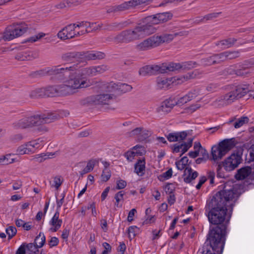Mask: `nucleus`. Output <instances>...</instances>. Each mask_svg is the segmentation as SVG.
<instances>
[{
  "label": "nucleus",
  "instance_id": "obj_52",
  "mask_svg": "<svg viewBox=\"0 0 254 254\" xmlns=\"http://www.w3.org/2000/svg\"><path fill=\"white\" fill-rule=\"evenodd\" d=\"M173 174V171L171 168L169 169L166 172L163 173L162 175L159 176V179L161 180L163 179V180H167L170 179Z\"/></svg>",
  "mask_w": 254,
  "mask_h": 254
},
{
  "label": "nucleus",
  "instance_id": "obj_43",
  "mask_svg": "<svg viewBox=\"0 0 254 254\" xmlns=\"http://www.w3.org/2000/svg\"><path fill=\"white\" fill-rule=\"evenodd\" d=\"M201 74V72L198 70H194L191 72H188L185 75L183 76V78L185 80H187L190 79H193L198 77Z\"/></svg>",
  "mask_w": 254,
  "mask_h": 254
},
{
  "label": "nucleus",
  "instance_id": "obj_13",
  "mask_svg": "<svg viewBox=\"0 0 254 254\" xmlns=\"http://www.w3.org/2000/svg\"><path fill=\"white\" fill-rule=\"evenodd\" d=\"M108 69L107 66L105 65L82 68L80 69V73H78V74H79L82 79H85L87 76H93L96 75V73H102Z\"/></svg>",
  "mask_w": 254,
  "mask_h": 254
},
{
  "label": "nucleus",
  "instance_id": "obj_51",
  "mask_svg": "<svg viewBox=\"0 0 254 254\" xmlns=\"http://www.w3.org/2000/svg\"><path fill=\"white\" fill-rule=\"evenodd\" d=\"M17 232V230L15 227L9 226L6 229V233L8 236L9 239L12 238Z\"/></svg>",
  "mask_w": 254,
  "mask_h": 254
},
{
  "label": "nucleus",
  "instance_id": "obj_31",
  "mask_svg": "<svg viewBox=\"0 0 254 254\" xmlns=\"http://www.w3.org/2000/svg\"><path fill=\"white\" fill-rule=\"evenodd\" d=\"M173 81L172 79H169L165 77H157V87L159 89H166L168 88L170 85L171 83H173Z\"/></svg>",
  "mask_w": 254,
  "mask_h": 254
},
{
  "label": "nucleus",
  "instance_id": "obj_22",
  "mask_svg": "<svg viewBox=\"0 0 254 254\" xmlns=\"http://www.w3.org/2000/svg\"><path fill=\"white\" fill-rule=\"evenodd\" d=\"M83 61L101 60L105 58V54L101 52H83Z\"/></svg>",
  "mask_w": 254,
  "mask_h": 254
},
{
  "label": "nucleus",
  "instance_id": "obj_45",
  "mask_svg": "<svg viewBox=\"0 0 254 254\" xmlns=\"http://www.w3.org/2000/svg\"><path fill=\"white\" fill-rule=\"evenodd\" d=\"M215 64H220L226 61L224 53L213 54Z\"/></svg>",
  "mask_w": 254,
  "mask_h": 254
},
{
  "label": "nucleus",
  "instance_id": "obj_47",
  "mask_svg": "<svg viewBox=\"0 0 254 254\" xmlns=\"http://www.w3.org/2000/svg\"><path fill=\"white\" fill-rule=\"evenodd\" d=\"M111 176V174L110 170L107 166H106L101 175L102 180L104 182H107L110 179Z\"/></svg>",
  "mask_w": 254,
  "mask_h": 254
},
{
  "label": "nucleus",
  "instance_id": "obj_11",
  "mask_svg": "<svg viewBox=\"0 0 254 254\" xmlns=\"http://www.w3.org/2000/svg\"><path fill=\"white\" fill-rule=\"evenodd\" d=\"M242 160V153L239 151L235 152L223 162V166L226 171L230 172L235 169Z\"/></svg>",
  "mask_w": 254,
  "mask_h": 254
},
{
  "label": "nucleus",
  "instance_id": "obj_16",
  "mask_svg": "<svg viewBox=\"0 0 254 254\" xmlns=\"http://www.w3.org/2000/svg\"><path fill=\"white\" fill-rule=\"evenodd\" d=\"M156 42L155 35H153L137 44L136 46V48L140 51H147L158 47Z\"/></svg>",
  "mask_w": 254,
  "mask_h": 254
},
{
  "label": "nucleus",
  "instance_id": "obj_44",
  "mask_svg": "<svg viewBox=\"0 0 254 254\" xmlns=\"http://www.w3.org/2000/svg\"><path fill=\"white\" fill-rule=\"evenodd\" d=\"M212 55L209 57L202 59L201 60V63L205 66H211L215 64Z\"/></svg>",
  "mask_w": 254,
  "mask_h": 254
},
{
  "label": "nucleus",
  "instance_id": "obj_20",
  "mask_svg": "<svg viewBox=\"0 0 254 254\" xmlns=\"http://www.w3.org/2000/svg\"><path fill=\"white\" fill-rule=\"evenodd\" d=\"M176 104L175 98H169L162 102L161 105L157 108V111L158 113L167 114L172 110Z\"/></svg>",
  "mask_w": 254,
  "mask_h": 254
},
{
  "label": "nucleus",
  "instance_id": "obj_33",
  "mask_svg": "<svg viewBox=\"0 0 254 254\" xmlns=\"http://www.w3.org/2000/svg\"><path fill=\"white\" fill-rule=\"evenodd\" d=\"M145 162L144 160H139L134 166V171L139 176H142L145 173Z\"/></svg>",
  "mask_w": 254,
  "mask_h": 254
},
{
  "label": "nucleus",
  "instance_id": "obj_27",
  "mask_svg": "<svg viewBox=\"0 0 254 254\" xmlns=\"http://www.w3.org/2000/svg\"><path fill=\"white\" fill-rule=\"evenodd\" d=\"M187 136L186 131H182L179 132L170 133L167 136V139L170 142H174L181 141L185 139Z\"/></svg>",
  "mask_w": 254,
  "mask_h": 254
},
{
  "label": "nucleus",
  "instance_id": "obj_9",
  "mask_svg": "<svg viewBox=\"0 0 254 254\" xmlns=\"http://www.w3.org/2000/svg\"><path fill=\"white\" fill-rule=\"evenodd\" d=\"M27 26L25 23L17 24L16 26L8 27L3 35L4 41H10L19 37L25 33L27 30Z\"/></svg>",
  "mask_w": 254,
  "mask_h": 254
},
{
  "label": "nucleus",
  "instance_id": "obj_58",
  "mask_svg": "<svg viewBox=\"0 0 254 254\" xmlns=\"http://www.w3.org/2000/svg\"><path fill=\"white\" fill-rule=\"evenodd\" d=\"M75 24V28L76 27H85V29H88L89 27H91V24L90 22H87V21H81L80 22H78L77 24ZM92 25H93V23L92 24Z\"/></svg>",
  "mask_w": 254,
  "mask_h": 254
},
{
  "label": "nucleus",
  "instance_id": "obj_29",
  "mask_svg": "<svg viewBox=\"0 0 254 254\" xmlns=\"http://www.w3.org/2000/svg\"><path fill=\"white\" fill-rule=\"evenodd\" d=\"M158 46L164 43H168L171 41L175 37L173 34H163L161 35H154Z\"/></svg>",
  "mask_w": 254,
  "mask_h": 254
},
{
  "label": "nucleus",
  "instance_id": "obj_42",
  "mask_svg": "<svg viewBox=\"0 0 254 254\" xmlns=\"http://www.w3.org/2000/svg\"><path fill=\"white\" fill-rule=\"evenodd\" d=\"M226 61L227 60H232L240 56V53L238 51L224 52Z\"/></svg>",
  "mask_w": 254,
  "mask_h": 254
},
{
  "label": "nucleus",
  "instance_id": "obj_48",
  "mask_svg": "<svg viewBox=\"0 0 254 254\" xmlns=\"http://www.w3.org/2000/svg\"><path fill=\"white\" fill-rule=\"evenodd\" d=\"M11 155L10 154H6L1 157L2 165H8L11 164L15 161V159L11 158Z\"/></svg>",
  "mask_w": 254,
  "mask_h": 254
},
{
  "label": "nucleus",
  "instance_id": "obj_60",
  "mask_svg": "<svg viewBox=\"0 0 254 254\" xmlns=\"http://www.w3.org/2000/svg\"><path fill=\"white\" fill-rule=\"evenodd\" d=\"M45 35V34L43 33H40L38 35H35L34 36L31 37L27 40L28 42H34L37 41L39 39H40L42 37H43Z\"/></svg>",
  "mask_w": 254,
  "mask_h": 254
},
{
  "label": "nucleus",
  "instance_id": "obj_5",
  "mask_svg": "<svg viewBox=\"0 0 254 254\" xmlns=\"http://www.w3.org/2000/svg\"><path fill=\"white\" fill-rule=\"evenodd\" d=\"M80 69L78 68V64L66 67H61L60 65H58L48 70V73L50 75H55L56 77L61 81L65 80L67 76L70 78L71 75L80 73Z\"/></svg>",
  "mask_w": 254,
  "mask_h": 254
},
{
  "label": "nucleus",
  "instance_id": "obj_59",
  "mask_svg": "<svg viewBox=\"0 0 254 254\" xmlns=\"http://www.w3.org/2000/svg\"><path fill=\"white\" fill-rule=\"evenodd\" d=\"M61 185L62 181L60 178L56 177L54 179L53 183L52 184V187H55L57 190H58Z\"/></svg>",
  "mask_w": 254,
  "mask_h": 254
},
{
  "label": "nucleus",
  "instance_id": "obj_10",
  "mask_svg": "<svg viewBox=\"0 0 254 254\" xmlns=\"http://www.w3.org/2000/svg\"><path fill=\"white\" fill-rule=\"evenodd\" d=\"M30 96L32 98L58 96L57 85L37 89L30 93Z\"/></svg>",
  "mask_w": 254,
  "mask_h": 254
},
{
  "label": "nucleus",
  "instance_id": "obj_36",
  "mask_svg": "<svg viewBox=\"0 0 254 254\" xmlns=\"http://www.w3.org/2000/svg\"><path fill=\"white\" fill-rule=\"evenodd\" d=\"M28 142L19 146L16 149V153L18 155L30 154H32Z\"/></svg>",
  "mask_w": 254,
  "mask_h": 254
},
{
  "label": "nucleus",
  "instance_id": "obj_63",
  "mask_svg": "<svg viewBox=\"0 0 254 254\" xmlns=\"http://www.w3.org/2000/svg\"><path fill=\"white\" fill-rule=\"evenodd\" d=\"M189 102L188 98L187 97L186 95L180 98L177 101H176V105H182L187 102Z\"/></svg>",
  "mask_w": 254,
  "mask_h": 254
},
{
  "label": "nucleus",
  "instance_id": "obj_32",
  "mask_svg": "<svg viewBox=\"0 0 254 254\" xmlns=\"http://www.w3.org/2000/svg\"><path fill=\"white\" fill-rule=\"evenodd\" d=\"M43 142L44 141L42 138H38L28 142L29 146H30V148L32 153H34L37 149L43 147L44 145Z\"/></svg>",
  "mask_w": 254,
  "mask_h": 254
},
{
  "label": "nucleus",
  "instance_id": "obj_64",
  "mask_svg": "<svg viewBox=\"0 0 254 254\" xmlns=\"http://www.w3.org/2000/svg\"><path fill=\"white\" fill-rule=\"evenodd\" d=\"M198 95V92L196 90H193L190 92L186 95L187 97L188 98L189 101L195 98Z\"/></svg>",
  "mask_w": 254,
  "mask_h": 254
},
{
  "label": "nucleus",
  "instance_id": "obj_46",
  "mask_svg": "<svg viewBox=\"0 0 254 254\" xmlns=\"http://www.w3.org/2000/svg\"><path fill=\"white\" fill-rule=\"evenodd\" d=\"M131 149L134 151V153L136 156H142L146 152L145 148L143 146L140 145H136L133 146Z\"/></svg>",
  "mask_w": 254,
  "mask_h": 254
},
{
  "label": "nucleus",
  "instance_id": "obj_3",
  "mask_svg": "<svg viewBox=\"0 0 254 254\" xmlns=\"http://www.w3.org/2000/svg\"><path fill=\"white\" fill-rule=\"evenodd\" d=\"M89 86L87 80L82 79L78 73L71 75L70 78L64 81V84L57 85L58 96L72 95L76 93L78 89L86 88Z\"/></svg>",
  "mask_w": 254,
  "mask_h": 254
},
{
  "label": "nucleus",
  "instance_id": "obj_62",
  "mask_svg": "<svg viewBox=\"0 0 254 254\" xmlns=\"http://www.w3.org/2000/svg\"><path fill=\"white\" fill-rule=\"evenodd\" d=\"M199 253L198 254H221L222 253H216L214 252V253L212 254L210 252V250L208 249L207 246H203L202 249L199 250Z\"/></svg>",
  "mask_w": 254,
  "mask_h": 254
},
{
  "label": "nucleus",
  "instance_id": "obj_30",
  "mask_svg": "<svg viewBox=\"0 0 254 254\" xmlns=\"http://www.w3.org/2000/svg\"><path fill=\"white\" fill-rule=\"evenodd\" d=\"M184 175L186 176L184 179V181L186 183H189L198 176V173L196 171L193 172L191 168H186Z\"/></svg>",
  "mask_w": 254,
  "mask_h": 254
},
{
  "label": "nucleus",
  "instance_id": "obj_6",
  "mask_svg": "<svg viewBox=\"0 0 254 254\" xmlns=\"http://www.w3.org/2000/svg\"><path fill=\"white\" fill-rule=\"evenodd\" d=\"M236 145L234 138L224 139L218 145H214L211 148V155L214 161L221 159Z\"/></svg>",
  "mask_w": 254,
  "mask_h": 254
},
{
  "label": "nucleus",
  "instance_id": "obj_55",
  "mask_svg": "<svg viewBox=\"0 0 254 254\" xmlns=\"http://www.w3.org/2000/svg\"><path fill=\"white\" fill-rule=\"evenodd\" d=\"M175 187L173 184H168L164 188V190L167 194H173L175 191Z\"/></svg>",
  "mask_w": 254,
  "mask_h": 254
},
{
  "label": "nucleus",
  "instance_id": "obj_40",
  "mask_svg": "<svg viewBox=\"0 0 254 254\" xmlns=\"http://www.w3.org/2000/svg\"><path fill=\"white\" fill-rule=\"evenodd\" d=\"M152 0H130L127 1L129 8L144 3H148Z\"/></svg>",
  "mask_w": 254,
  "mask_h": 254
},
{
  "label": "nucleus",
  "instance_id": "obj_8",
  "mask_svg": "<svg viewBox=\"0 0 254 254\" xmlns=\"http://www.w3.org/2000/svg\"><path fill=\"white\" fill-rule=\"evenodd\" d=\"M173 17V14L170 12L157 13L153 15L146 17L143 19V23L145 26H150L156 31L153 25L157 24L160 22H165L170 20Z\"/></svg>",
  "mask_w": 254,
  "mask_h": 254
},
{
  "label": "nucleus",
  "instance_id": "obj_26",
  "mask_svg": "<svg viewBox=\"0 0 254 254\" xmlns=\"http://www.w3.org/2000/svg\"><path fill=\"white\" fill-rule=\"evenodd\" d=\"M252 173V168L250 167H243L237 171L235 178L238 180H242L248 177Z\"/></svg>",
  "mask_w": 254,
  "mask_h": 254
},
{
  "label": "nucleus",
  "instance_id": "obj_50",
  "mask_svg": "<svg viewBox=\"0 0 254 254\" xmlns=\"http://www.w3.org/2000/svg\"><path fill=\"white\" fill-rule=\"evenodd\" d=\"M132 87L130 85H128L125 83H120L118 84V90H120L124 93L130 91Z\"/></svg>",
  "mask_w": 254,
  "mask_h": 254
},
{
  "label": "nucleus",
  "instance_id": "obj_34",
  "mask_svg": "<svg viewBox=\"0 0 254 254\" xmlns=\"http://www.w3.org/2000/svg\"><path fill=\"white\" fill-rule=\"evenodd\" d=\"M100 87L102 88V90L106 93H111L118 90V84L113 82L103 84Z\"/></svg>",
  "mask_w": 254,
  "mask_h": 254
},
{
  "label": "nucleus",
  "instance_id": "obj_2",
  "mask_svg": "<svg viewBox=\"0 0 254 254\" xmlns=\"http://www.w3.org/2000/svg\"><path fill=\"white\" fill-rule=\"evenodd\" d=\"M154 33V29L150 26H145L140 23L133 29H128L120 32L114 38L117 43H128L137 40L145 35H150Z\"/></svg>",
  "mask_w": 254,
  "mask_h": 254
},
{
  "label": "nucleus",
  "instance_id": "obj_41",
  "mask_svg": "<svg viewBox=\"0 0 254 254\" xmlns=\"http://www.w3.org/2000/svg\"><path fill=\"white\" fill-rule=\"evenodd\" d=\"M28 254H38V247L33 243H29L26 245Z\"/></svg>",
  "mask_w": 254,
  "mask_h": 254
},
{
  "label": "nucleus",
  "instance_id": "obj_24",
  "mask_svg": "<svg viewBox=\"0 0 254 254\" xmlns=\"http://www.w3.org/2000/svg\"><path fill=\"white\" fill-rule=\"evenodd\" d=\"M107 13H117L129 9L127 1L124 2L119 5L107 6L106 7Z\"/></svg>",
  "mask_w": 254,
  "mask_h": 254
},
{
  "label": "nucleus",
  "instance_id": "obj_57",
  "mask_svg": "<svg viewBox=\"0 0 254 254\" xmlns=\"http://www.w3.org/2000/svg\"><path fill=\"white\" fill-rule=\"evenodd\" d=\"M192 139L190 140L188 143H184L181 144L182 154L186 152L192 145Z\"/></svg>",
  "mask_w": 254,
  "mask_h": 254
},
{
  "label": "nucleus",
  "instance_id": "obj_49",
  "mask_svg": "<svg viewBox=\"0 0 254 254\" xmlns=\"http://www.w3.org/2000/svg\"><path fill=\"white\" fill-rule=\"evenodd\" d=\"M124 195L125 192L124 191H120L115 194V199H116V206L117 207L119 206V202L124 200Z\"/></svg>",
  "mask_w": 254,
  "mask_h": 254
},
{
  "label": "nucleus",
  "instance_id": "obj_56",
  "mask_svg": "<svg viewBox=\"0 0 254 254\" xmlns=\"http://www.w3.org/2000/svg\"><path fill=\"white\" fill-rule=\"evenodd\" d=\"M221 13V12L211 13L208 14L204 16L203 17V19H204L206 20H211L217 17L218 16V15L219 14H220Z\"/></svg>",
  "mask_w": 254,
  "mask_h": 254
},
{
  "label": "nucleus",
  "instance_id": "obj_38",
  "mask_svg": "<svg viewBox=\"0 0 254 254\" xmlns=\"http://www.w3.org/2000/svg\"><path fill=\"white\" fill-rule=\"evenodd\" d=\"M46 238L44 234L41 232L36 237L34 244L39 248L42 247L45 243Z\"/></svg>",
  "mask_w": 254,
  "mask_h": 254
},
{
  "label": "nucleus",
  "instance_id": "obj_12",
  "mask_svg": "<svg viewBox=\"0 0 254 254\" xmlns=\"http://www.w3.org/2000/svg\"><path fill=\"white\" fill-rule=\"evenodd\" d=\"M167 65L162 64L161 66L152 64L147 65L141 67L139 71V74L142 76L152 75L159 73H164L168 71Z\"/></svg>",
  "mask_w": 254,
  "mask_h": 254
},
{
  "label": "nucleus",
  "instance_id": "obj_17",
  "mask_svg": "<svg viewBox=\"0 0 254 254\" xmlns=\"http://www.w3.org/2000/svg\"><path fill=\"white\" fill-rule=\"evenodd\" d=\"M197 64L195 62L190 61L180 64L172 63L167 65V68L169 71H173L178 69L189 70L194 67Z\"/></svg>",
  "mask_w": 254,
  "mask_h": 254
},
{
  "label": "nucleus",
  "instance_id": "obj_54",
  "mask_svg": "<svg viewBox=\"0 0 254 254\" xmlns=\"http://www.w3.org/2000/svg\"><path fill=\"white\" fill-rule=\"evenodd\" d=\"M91 133V131L90 129L86 128L82 130L79 129L77 136L78 137H85L89 136Z\"/></svg>",
  "mask_w": 254,
  "mask_h": 254
},
{
  "label": "nucleus",
  "instance_id": "obj_14",
  "mask_svg": "<svg viewBox=\"0 0 254 254\" xmlns=\"http://www.w3.org/2000/svg\"><path fill=\"white\" fill-rule=\"evenodd\" d=\"M83 51H70L64 53L61 56L62 61L66 62H78L79 63L83 61Z\"/></svg>",
  "mask_w": 254,
  "mask_h": 254
},
{
  "label": "nucleus",
  "instance_id": "obj_21",
  "mask_svg": "<svg viewBox=\"0 0 254 254\" xmlns=\"http://www.w3.org/2000/svg\"><path fill=\"white\" fill-rule=\"evenodd\" d=\"M128 25L127 21L121 22H113L110 24L98 25L99 27L103 26V29L109 31L121 30Z\"/></svg>",
  "mask_w": 254,
  "mask_h": 254
},
{
  "label": "nucleus",
  "instance_id": "obj_61",
  "mask_svg": "<svg viewBox=\"0 0 254 254\" xmlns=\"http://www.w3.org/2000/svg\"><path fill=\"white\" fill-rule=\"evenodd\" d=\"M96 163V161L95 160H90L88 162L87 165L85 168L90 172L93 170Z\"/></svg>",
  "mask_w": 254,
  "mask_h": 254
},
{
  "label": "nucleus",
  "instance_id": "obj_18",
  "mask_svg": "<svg viewBox=\"0 0 254 254\" xmlns=\"http://www.w3.org/2000/svg\"><path fill=\"white\" fill-rule=\"evenodd\" d=\"M75 28V24H69L59 32L58 36L59 38L63 40L75 38V35L74 32Z\"/></svg>",
  "mask_w": 254,
  "mask_h": 254
},
{
  "label": "nucleus",
  "instance_id": "obj_19",
  "mask_svg": "<svg viewBox=\"0 0 254 254\" xmlns=\"http://www.w3.org/2000/svg\"><path fill=\"white\" fill-rule=\"evenodd\" d=\"M254 66V59L246 60L239 65V68L236 69V75L246 76L250 73L249 68Z\"/></svg>",
  "mask_w": 254,
  "mask_h": 254
},
{
  "label": "nucleus",
  "instance_id": "obj_7",
  "mask_svg": "<svg viewBox=\"0 0 254 254\" xmlns=\"http://www.w3.org/2000/svg\"><path fill=\"white\" fill-rule=\"evenodd\" d=\"M250 91L249 85H239L234 90L231 91L221 97V100L225 101L230 104L235 100L238 99L244 96Z\"/></svg>",
  "mask_w": 254,
  "mask_h": 254
},
{
  "label": "nucleus",
  "instance_id": "obj_39",
  "mask_svg": "<svg viewBox=\"0 0 254 254\" xmlns=\"http://www.w3.org/2000/svg\"><path fill=\"white\" fill-rule=\"evenodd\" d=\"M189 161V159L187 156L183 157L180 161L176 162V165L177 169L179 170H183L187 167Z\"/></svg>",
  "mask_w": 254,
  "mask_h": 254
},
{
  "label": "nucleus",
  "instance_id": "obj_23",
  "mask_svg": "<svg viewBox=\"0 0 254 254\" xmlns=\"http://www.w3.org/2000/svg\"><path fill=\"white\" fill-rule=\"evenodd\" d=\"M59 212L56 211L49 222V224L52 226L50 231L52 232H57L62 226L63 221L59 219Z\"/></svg>",
  "mask_w": 254,
  "mask_h": 254
},
{
  "label": "nucleus",
  "instance_id": "obj_1",
  "mask_svg": "<svg viewBox=\"0 0 254 254\" xmlns=\"http://www.w3.org/2000/svg\"><path fill=\"white\" fill-rule=\"evenodd\" d=\"M236 194L231 189L224 190L217 192L207 202L206 210H208L207 217L210 224L217 225L210 230L208 240L213 251L222 253L224 248L226 226L224 223L229 221L236 199Z\"/></svg>",
  "mask_w": 254,
  "mask_h": 254
},
{
  "label": "nucleus",
  "instance_id": "obj_4",
  "mask_svg": "<svg viewBox=\"0 0 254 254\" xmlns=\"http://www.w3.org/2000/svg\"><path fill=\"white\" fill-rule=\"evenodd\" d=\"M60 116L56 113L36 115L20 119L15 126L19 127H36L49 124L57 120Z\"/></svg>",
  "mask_w": 254,
  "mask_h": 254
},
{
  "label": "nucleus",
  "instance_id": "obj_37",
  "mask_svg": "<svg viewBox=\"0 0 254 254\" xmlns=\"http://www.w3.org/2000/svg\"><path fill=\"white\" fill-rule=\"evenodd\" d=\"M236 41V39L234 38H230L218 41L215 43V45L216 46H217L221 45V46H223L224 48H229L232 46Z\"/></svg>",
  "mask_w": 254,
  "mask_h": 254
},
{
  "label": "nucleus",
  "instance_id": "obj_35",
  "mask_svg": "<svg viewBox=\"0 0 254 254\" xmlns=\"http://www.w3.org/2000/svg\"><path fill=\"white\" fill-rule=\"evenodd\" d=\"M77 1L76 0H64L55 5L58 9H63L64 8L70 7L77 4Z\"/></svg>",
  "mask_w": 254,
  "mask_h": 254
},
{
  "label": "nucleus",
  "instance_id": "obj_53",
  "mask_svg": "<svg viewBox=\"0 0 254 254\" xmlns=\"http://www.w3.org/2000/svg\"><path fill=\"white\" fill-rule=\"evenodd\" d=\"M136 156L133 150H128L125 154V156L129 162H131Z\"/></svg>",
  "mask_w": 254,
  "mask_h": 254
},
{
  "label": "nucleus",
  "instance_id": "obj_25",
  "mask_svg": "<svg viewBox=\"0 0 254 254\" xmlns=\"http://www.w3.org/2000/svg\"><path fill=\"white\" fill-rule=\"evenodd\" d=\"M132 133L136 135L139 141H143L150 135L151 132L146 128H135L132 130Z\"/></svg>",
  "mask_w": 254,
  "mask_h": 254
},
{
  "label": "nucleus",
  "instance_id": "obj_28",
  "mask_svg": "<svg viewBox=\"0 0 254 254\" xmlns=\"http://www.w3.org/2000/svg\"><path fill=\"white\" fill-rule=\"evenodd\" d=\"M244 125H248L252 126V127H254V121L250 120L248 117L243 116L233 123L234 127H241Z\"/></svg>",
  "mask_w": 254,
  "mask_h": 254
},
{
  "label": "nucleus",
  "instance_id": "obj_15",
  "mask_svg": "<svg viewBox=\"0 0 254 254\" xmlns=\"http://www.w3.org/2000/svg\"><path fill=\"white\" fill-rule=\"evenodd\" d=\"M113 94L103 93L91 96L88 98L89 103L94 104H108L110 101L113 98Z\"/></svg>",
  "mask_w": 254,
  "mask_h": 254
}]
</instances>
